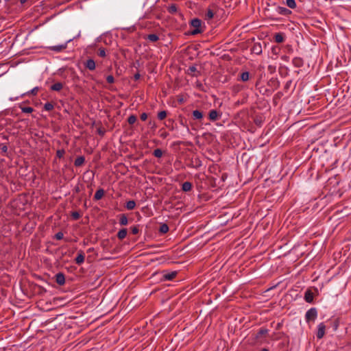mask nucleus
<instances>
[{
	"instance_id": "f257e3e1",
	"label": "nucleus",
	"mask_w": 351,
	"mask_h": 351,
	"mask_svg": "<svg viewBox=\"0 0 351 351\" xmlns=\"http://www.w3.org/2000/svg\"><path fill=\"white\" fill-rule=\"evenodd\" d=\"M202 21L199 19H193L191 21V26L194 29L191 32V35H196L203 32L202 27Z\"/></svg>"
},
{
	"instance_id": "f03ea898",
	"label": "nucleus",
	"mask_w": 351,
	"mask_h": 351,
	"mask_svg": "<svg viewBox=\"0 0 351 351\" xmlns=\"http://www.w3.org/2000/svg\"><path fill=\"white\" fill-rule=\"evenodd\" d=\"M317 316V311L315 308H311L307 311L305 315L306 322L315 321Z\"/></svg>"
},
{
	"instance_id": "7ed1b4c3",
	"label": "nucleus",
	"mask_w": 351,
	"mask_h": 351,
	"mask_svg": "<svg viewBox=\"0 0 351 351\" xmlns=\"http://www.w3.org/2000/svg\"><path fill=\"white\" fill-rule=\"evenodd\" d=\"M72 40L73 39H69L67 42H66L65 43L62 44V45L49 47V49L50 50L56 51V52H60L66 48L67 43L71 42Z\"/></svg>"
},
{
	"instance_id": "20e7f679",
	"label": "nucleus",
	"mask_w": 351,
	"mask_h": 351,
	"mask_svg": "<svg viewBox=\"0 0 351 351\" xmlns=\"http://www.w3.org/2000/svg\"><path fill=\"white\" fill-rule=\"evenodd\" d=\"M326 326L324 323L322 322L317 326V332L316 334L317 338L320 339L324 337L325 335Z\"/></svg>"
},
{
	"instance_id": "39448f33",
	"label": "nucleus",
	"mask_w": 351,
	"mask_h": 351,
	"mask_svg": "<svg viewBox=\"0 0 351 351\" xmlns=\"http://www.w3.org/2000/svg\"><path fill=\"white\" fill-rule=\"evenodd\" d=\"M55 280L56 283L60 286H62L65 284V276L62 272H59L56 274Z\"/></svg>"
},
{
	"instance_id": "423d86ee",
	"label": "nucleus",
	"mask_w": 351,
	"mask_h": 351,
	"mask_svg": "<svg viewBox=\"0 0 351 351\" xmlns=\"http://www.w3.org/2000/svg\"><path fill=\"white\" fill-rule=\"evenodd\" d=\"M221 116V114H220L217 110H211L208 113L209 119L212 121L219 119Z\"/></svg>"
},
{
	"instance_id": "0eeeda50",
	"label": "nucleus",
	"mask_w": 351,
	"mask_h": 351,
	"mask_svg": "<svg viewBox=\"0 0 351 351\" xmlns=\"http://www.w3.org/2000/svg\"><path fill=\"white\" fill-rule=\"evenodd\" d=\"M84 66L90 71H94L96 67L95 62L94 61V60H93L91 58L88 59L84 63Z\"/></svg>"
},
{
	"instance_id": "6e6552de",
	"label": "nucleus",
	"mask_w": 351,
	"mask_h": 351,
	"mask_svg": "<svg viewBox=\"0 0 351 351\" xmlns=\"http://www.w3.org/2000/svg\"><path fill=\"white\" fill-rule=\"evenodd\" d=\"M251 51H252V53H255L256 55L261 54L262 53V46H261V43H255L251 49Z\"/></svg>"
},
{
	"instance_id": "1a4fd4ad",
	"label": "nucleus",
	"mask_w": 351,
	"mask_h": 351,
	"mask_svg": "<svg viewBox=\"0 0 351 351\" xmlns=\"http://www.w3.org/2000/svg\"><path fill=\"white\" fill-rule=\"evenodd\" d=\"M187 74L193 77H197L200 73L197 70L195 65L190 66L187 70Z\"/></svg>"
},
{
	"instance_id": "9d476101",
	"label": "nucleus",
	"mask_w": 351,
	"mask_h": 351,
	"mask_svg": "<svg viewBox=\"0 0 351 351\" xmlns=\"http://www.w3.org/2000/svg\"><path fill=\"white\" fill-rule=\"evenodd\" d=\"M84 259H85L84 253L82 250H80L78 252V254L75 259V263L80 265L84 262Z\"/></svg>"
},
{
	"instance_id": "9b49d317",
	"label": "nucleus",
	"mask_w": 351,
	"mask_h": 351,
	"mask_svg": "<svg viewBox=\"0 0 351 351\" xmlns=\"http://www.w3.org/2000/svg\"><path fill=\"white\" fill-rule=\"evenodd\" d=\"M177 274L178 273L176 271H171L169 273H167V274H164L162 276V279L164 280H172L173 279H174L176 278V276H177Z\"/></svg>"
},
{
	"instance_id": "f8f14e48",
	"label": "nucleus",
	"mask_w": 351,
	"mask_h": 351,
	"mask_svg": "<svg viewBox=\"0 0 351 351\" xmlns=\"http://www.w3.org/2000/svg\"><path fill=\"white\" fill-rule=\"evenodd\" d=\"M304 300L308 303H311L313 301V293L310 289L305 291Z\"/></svg>"
},
{
	"instance_id": "ddd939ff",
	"label": "nucleus",
	"mask_w": 351,
	"mask_h": 351,
	"mask_svg": "<svg viewBox=\"0 0 351 351\" xmlns=\"http://www.w3.org/2000/svg\"><path fill=\"white\" fill-rule=\"evenodd\" d=\"M277 12L278 14H282V15H284V16H287L289 14H290L291 13V11L289 9H287V8H285V7H278L277 8Z\"/></svg>"
},
{
	"instance_id": "4468645a",
	"label": "nucleus",
	"mask_w": 351,
	"mask_h": 351,
	"mask_svg": "<svg viewBox=\"0 0 351 351\" xmlns=\"http://www.w3.org/2000/svg\"><path fill=\"white\" fill-rule=\"evenodd\" d=\"M85 162V157L83 156H77L75 161H74V165L75 167H81L82 166Z\"/></svg>"
},
{
	"instance_id": "2eb2a0df",
	"label": "nucleus",
	"mask_w": 351,
	"mask_h": 351,
	"mask_svg": "<svg viewBox=\"0 0 351 351\" xmlns=\"http://www.w3.org/2000/svg\"><path fill=\"white\" fill-rule=\"evenodd\" d=\"M293 64L297 67L300 68L303 66L304 61L301 58L295 57L292 60Z\"/></svg>"
},
{
	"instance_id": "dca6fc26",
	"label": "nucleus",
	"mask_w": 351,
	"mask_h": 351,
	"mask_svg": "<svg viewBox=\"0 0 351 351\" xmlns=\"http://www.w3.org/2000/svg\"><path fill=\"white\" fill-rule=\"evenodd\" d=\"M215 14L214 10L211 8H208L206 11L204 19L207 21L210 20L213 18Z\"/></svg>"
},
{
	"instance_id": "f3484780",
	"label": "nucleus",
	"mask_w": 351,
	"mask_h": 351,
	"mask_svg": "<svg viewBox=\"0 0 351 351\" xmlns=\"http://www.w3.org/2000/svg\"><path fill=\"white\" fill-rule=\"evenodd\" d=\"M105 191L103 189H98L94 195V199L95 200H99L101 199L103 196L104 195Z\"/></svg>"
},
{
	"instance_id": "a211bd4d",
	"label": "nucleus",
	"mask_w": 351,
	"mask_h": 351,
	"mask_svg": "<svg viewBox=\"0 0 351 351\" xmlns=\"http://www.w3.org/2000/svg\"><path fill=\"white\" fill-rule=\"evenodd\" d=\"M193 119L199 120L203 118V112L200 110H195L192 112Z\"/></svg>"
},
{
	"instance_id": "6ab92c4d",
	"label": "nucleus",
	"mask_w": 351,
	"mask_h": 351,
	"mask_svg": "<svg viewBox=\"0 0 351 351\" xmlns=\"http://www.w3.org/2000/svg\"><path fill=\"white\" fill-rule=\"evenodd\" d=\"M274 40L277 43H283L285 40V36L282 33H277L274 35Z\"/></svg>"
},
{
	"instance_id": "aec40b11",
	"label": "nucleus",
	"mask_w": 351,
	"mask_h": 351,
	"mask_svg": "<svg viewBox=\"0 0 351 351\" xmlns=\"http://www.w3.org/2000/svg\"><path fill=\"white\" fill-rule=\"evenodd\" d=\"M128 230L126 228L121 229L117 233V237L120 240H123L127 236Z\"/></svg>"
},
{
	"instance_id": "412c9836",
	"label": "nucleus",
	"mask_w": 351,
	"mask_h": 351,
	"mask_svg": "<svg viewBox=\"0 0 351 351\" xmlns=\"http://www.w3.org/2000/svg\"><path fill=\"white\" fill-rule=\"evenodd\" d=\"M167 10L170 14H176L178 10V5L175 3L171 4L168 6Z\"/></svg>"
},
{
	"instance_id": "4be33fe9",
	"label": "nucleus",
	"mask_w": 351,
	"mask_h": 351,
	"mask_svg": "<svg viewBox=\"0 0 351 351\" xmlns=\"http://www.w3.org/2000/svg\"><path fill=\"white\" fill-rule=\"evenodd\" d=\"M192 189V184L190 182H184L182 185V190L184 192H189Z\"/></svg>"
},
{
	"instance_id": "5701e85b",
	"label": "nucleus",
	"mask_w": 351,
	"mask_h": 351,
	"mask_svg": "<svg viewBox=\"0 0 351 351\" xmlns=\"http://www.w3.org/2000/svg\"><path fill=\"white\" fill-rule=\"evenodd\" d=\"M63 88V84L61 82H56L51 85V90L54 91H60Z\"/></svg>"
},
{
	"instance_id": "b1692460",
	"label": "nucleus",
	"mask_w": 351,
	"mask_h": 351,
	"mask_svg": "<svg viewBox=\"0 0 351 351\" xmlns=\"http://www.w3.org/2000/svg\"><path fill=\"white\" fill-rule=\"evenodd\" d=\"M119 223L121 226H126L128 223V219L125 214H122L119 217Z\"/></svg>"
},
{
	"instance_id": "393cba45",
	"label": "nucleus",
	"mask_w": 351,
	"mask_h": 351,
	"mask_svg": "<svg viewBox=\"0 0 351 351\" xmlns=\"http://www.w3.org/2000/svg\"><path fill=\"white\" fill-rule=\"evenodd\" d=\"M135 206L136 202L134 200H130L126 202L125 208L129 210H133L135 208Z\"/></svg>"
},
{
	"instance_id": "a878e982",
	"label": "nucleus",
	"mask_w": 351,
	"mask_h": 351,
	"mask_svg": "<svg viewBox=\"0 0 351 351\" xmlns=\"http://www.w3.org/2000/svg\"><path fill=\"white\" fill-rule=\"evenodd\" d=\"M147 39L151 42H156L159 40V37L156 34H151L147 35Z\"/></svg>"
},
{
	"instance_id": "bb28decb",
	"label": "nucleus",
	"mask_w": 351,
	"mask_h": 351,
	"mask_svg": "<svg viewBox=\"0 0 351 351\" xmlns=\"http://www.w3.org/2000/svg\"><path fill=\"white\" fill-rule=\"evenodd\" d=\"M169 231V226L166 223H162L159 228V232L161 234H165Z\"/></svg>"
},
{
	"instance_id": "cd10ccee",
	"label": "nucleus",
	"mask_w": 351,
	"mask_h": 351,
	"mask_svg": "<svg viewBox=\"0 0 351 351\" xmlns=\"http://www.w3.org/2000/svg\"><path fill=\"white\" fill-rule=\"evenodd\" d=\"M268 332V330L266 329V328H261L258 332H257L256 334V337L258 339V338H260L261 337L263 336V335H265L266 334H267Z\"/></svg>"
},
{
	"instance_id": "c85d7f7f",
	"label": "nucleus",
	"mask_w": 351,
	"mask_h": 351,
	"mask_svg": "<svg viewBox=\"0 0 351 351\" xmlns=\"http://www.w3.org/2000/svg\"><path fill=\"white\" fill-rule=\"evenodd\" d=\"M249 77L250 73L247 71L243 72L240 75L241 80H242L243 82L247 81L249 80Z\"/></svg>"
},
{
	"instance_id": "c756f323",
	"label": "nucleus",
	"mask_w": 351,
	"mask_h": 351,
	"mask_svg": "<svg viewBox=\"0 0 351 351\" xmlns=\"http://www.w3.org/2000/svg\"><path fill=\"white\" fill-rule=\"evenodd\" d=\"M286 4L289 8L291 9L296 8V3L295 0H286Z\"/></svg>"
},
{
	"instance_id": "7c9ffc66",
	"label": "nucleus",
	"mask_w": 351,
	"mask_h": 351,
	"mask_svg": "<svg viewBox=\"0 0 351 351\" xmlns=\"http://www.w3.org/2000/svg\"><path fill=\"white\" fill-rule=\"evenodd\" d=\"M54 108V105L51 102H47L44 105V109L46 111H51Z\"/></svg>"
},
{
	"instance_id": "2f4dec72",
	"label": "nucleus",
	"mask_w": 351,
	"mask_h": 351,
	"mask_svg": "<svg viewBox=\"0 0 351 351\" xmlns=\"http://www.w3.org/2000/svg\"><path fill=\"white\" fill-rule=\"evenodd\" d=\"M167 114V111L162 110V111H160V112H159L158 113V116L157 117H158V119L159 120H163V119H165L166 118Z\"/></svg>"
},
{
	"instance_id": "473e14b6",
	"label": "nucleus",
	"mask_w": 351,
	"mask_h": 351,
	"mask_svg": "<svg viewBox=\"0 0 351 351\" xmlns=\"http://www.w3.org/2000/svg\"><path fill=\"white\" fill-rule=\"evenodd\" d=\"M136 120H137L136 117L134 114H132L128 117V122L129 124L132 125L136 121Z\"/></svg>"
},
{
	"instance_id": "72a5a7b5",
	"label": "nucleus",
	"mask_w": 351,
	"mask_h": 351,
	"mask_svg": "<svg viewBox=\"0 0 351 351\" xmlns=\"http://www.w3.org/2000/svg\"><path fill=\"white\" fill-rule=\"evenodd\" d=\"M153 155L156 158H160L162 156V151L160 149H156L153 152Z\"/></svg>"
},
{
	"instance_id": "f704fd0d",
	"label": "nucleus",
	"mask_w": 351,
	"mask_h": 351,
	"mask_svg": "<svg viewBox=\"0 0 351 351\" xmlns=\"http://www.w3.org/2000/svg\"><path fill=\"white\" fill-rule=\"evenodd\" d=\"M21 111L24 113H31L34 111L32 107H21Z\"/></svg>"
},
{
	"instance_id": "c9c22d12",
	"label": "nucleus",
	"mask_w": 351,
	"mask_h": 351,
	"mask_svg": "<svg viewBox=\"0 0 351 351\" xmlns=\"http://www.w3.org/2000/svg\"><path fill=\"white\" fill-rule=\"evenodd\" d=\"M71 216L74 220H78L80 218L81 215L79 212L74 211L71 213Z\"/></svg>"
},
{
	"instance_id": "e433bc0d",
	"label": "nucleus",
	"mask_w": 351,
	"mask_h": 351,
	"mask_svg": "<svg viewBox=\"0 0 351 351\" xmlns=\"http://www.w3.org/2000/svg\"><path fill=\"white\" fill-rule=\"evenodd\" d=\"M254 122L255 123V124L259 127L261 126L262 123H263V119H262V117H256L254 119Z\"/></svg>"
},
{
	"instance_id": "4c0bfd02",
	"label": "nucleus",
	"mask_w": 351,
	"mask_h": 351,
	"mask_svg": "<svg viewBox=\"0 0 351 351\" xmlns=\"http://www.w3.org/2000/svg\"><path fill=\"white\" fill-rule=\"evenodd\" d=\"M64 154H65L64 149H58L56 152V156L59 158H62L64 156Z\"/></svg>"
},
{
	"instance_id": "58836bf2",
	"label": "nucleus",
	"mask_w": 351,
	"mask_h": 351,
	"mask_svg": "<svg viewBox=\"0 0 351 351\" xmlns=\"http://www.w3.org/2000/svg\"><path fill=\"white\" fill-rule=\"evenodd\" d=\"M97 54L99 56L104 58L106 56L105 49L99 48L98 50Z\"/></svg>"
},
{
	"instance_id": "ea45409f",
	"label": "nucleus",
	"mask_w": 351,
	"mask_h": 351,
	"mask_svg": "<svg viewBox=\"0 0 351 351\" xmlns=\"http://www.w3.org/2000/svg\"><path fill=\"white\" fill-rule=\"evenodd\" d=\"M131 232L133 234H137L139 232L138 226H134L131 227Z\"/></svg>"
},
{
	"instance_id": "a19ab883",
	"label": "nucleus",
	"mask_w": 351,
	"mask_h": 351,
	"mask_svg": "<svg viewBox=\"0 0 351 351\" xmlns=\"http://www.w3.org/2000/svg\"><path fill=\"white\" fill-rule=\"evenodd\" d=\"M38 90H39V88H38V87H35V88H34L33 89H32L30 91L27 92V93H26V95H30V94H31V95H36V94H37V93H38Z\"/></svg>"
},
{
	"instance_id": "79ce46f5",
	"label": "nucleus",
	"mask_w": 351,
	"mask_h": 351,
	"mask_svg": "<svg viewBox=\"0 0 351 351\" xmlns=\"http://www.w3.org/2000/svg\"><path fill=\"white\" fill-rule=\"evenodd\" d=\"M64 234L62 232H58L54 235V238L57 240H61L63 239Z\"/></svg>"
},
{
	"instance_id": "37998d69",
	"label": "nucleus",
	"mask_w": 351,
	"mask_h": 351,
	"mask_svg": "<svg viewBox=\"0 0 351 351\" xmlns=\"http://www.w3.org/2000/svg\"><path fill=\"white\" fill-rule=\"evenodd\" d=\"M106 81L109 84H113L114 82V78L112 75H109L106 77Z\"/></svg>"
},
{
	"instance_id": "c03bdc74",
	"label": "nucleus",
	"mask_w": 351,
	"mask_h": 351,
	"mask_svg": "<svg viewBox=\"0 0 351 351\" xmlns=\"http://www.w3.org/2000/svg\"><path fill=\"white\" fill-rule=\"evenodd\" d=\"M147 119V114L145 112H143L141 114V119L142 121H145Z\"/></svg>"
},
{
	"instance_id": "a18cd8bd",
	"label": "nucleus",
	"mask_w": 351,
	"mask_h": 351,
	"mask_svg": "<svg viewBox=\"0 0 351 351\" xmlns=\"http://www.w3.org/2000/svg\"><path fill=\"white\" fill-rule=\"evenodd\" d=\"M97 132H98V134H99V135L103 136V135L104 134V133H105V131H104V130H102V129H101V128H99V129L97 130Z\"/></svg>"
},
{
	"instance_id": "49530a36",
	"label": "nucleus",
	"mask_w": 351,
	"mask_h": 351,
	"mask_svg": "<svg viewBox=\"0 0 351 351\" xmlns=\"http://www.w3.org/2000/svg\"><path fill=\"white\" fill-rule=\"evenodd\" d=\"M1 149L2 152L5 153L8 151V147L6 145H3Z\"/></svg>"
},
{
	"instance_id": "de8ad7c7",
	"label": "nucleus",
	"mask_w": 351,
	"mask_h": 351,
	"mask_svg": "<svg viewBox=\"0 0 351 351\" xmlns=\"http://www.w3.org/2000/svg\"><path fill=\"white\" fill-rule=\"evenodd\" d=\"M141 75L138 73H136L134 75V78L135 80H138L140 79Z\"/></svg>"
},
{
	"instance_id": "09e8293b",
	"label": "nucleus",
	"mask_w": 351,
	"mask_h": 351,
	"mask_svg": "<svg viewBox=\"0 0 351 351\" xmlns=\"http://www.w3.org/2000/svg\"><path fill=\"white\" fill-rule=\"evenodd\" d=\"M28 0H20L21 4L25 3Z\"/></svg>"
},
{
	"instance_id": "8fccbe9b",
	"label": "nucleus",
	"mask_w": 351,
	"mask_h": 351,
	"mask_svg": "<svg viewBox=\"0 0 351 351\" xmlns=\"http://www.w3.org/2000/svg\"><path fill=\"white\" fill-rule=\"evenodd\" d=\"M281 324L279 323L277 324L276 329H280Z\"/></svg>"
},
{
	"instance_id": "3c124183",
	"label": "nucleus",
	"mask_w": 351,
	"mask_h": 351,
	"mask_svg": "<svg viewBox=\"0 0 351 351\" xmlns=\"http://www.w3.org/2000/svg\"><path fill=\"white\" fill-rule=\"evenodd\" d=\"M260 351H269L267 348H262Z\"/></svg>"
},
{
	"instance_id": "603ef678",
	"label": "nucleus",
	"mask_w": 351,
	"mask_h": 351,
	"mask_svg": "<svg viewBox=\"0 0 351 351\" xmlns=\"http://www.w3.org/2000/svg\"><path fill=\"white\" fill-rule=\"evenodd\" d=\"M272 51H273V52H274V53H276V50H275V48H273V49H272Z\"/></svg>"
},
{
	"instance_id": "864d4df0",
	"label": "nucleus",
	"mask_w": 351,
	"mask_h": 351,
	"mask_svg": "<svg viewBox=\"0 0 351 351\" xmlns=\"http://www.w3.org/2000/svg\"><path fill=\"white\" fill-rule=\"evenodd\" d=\"M272 51H273V52H274V53H276V50H275V48H273V49H272Z\"/></svg>"
},
{
	"instance_id": "5fc2aeb1",
	"label": "nucleus",
	"mask_w": 351,
	"mask_h": 351,
	"mask_svg": "<svg viewBox=\"0 0 351 351\" xmlns=\"http://www.w3.org/2000/svg\"><path fill=\"white\" fill-rule=\"evenodd\" d=\"M5 1L8 2V1H10V0H4Z\"/></svg>"
}]
</instances>
